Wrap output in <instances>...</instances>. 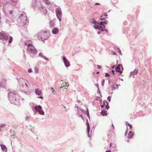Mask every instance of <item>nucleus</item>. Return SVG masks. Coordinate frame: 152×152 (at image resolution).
Masks as SVG:
<instances>
[{
  "label": "nucleus",
  "instance_id": "nucleus-1",
  "mask_svg": "<svg viewBox=\"0 0 152 152\" xmlns=\"http://www.w3.org/2000/svg\"><path fill=\"white\" fill-rule=\"evenodd\" d=\"M8 98L9 101L12 104L17 105H20L19 96L16 93L14 92H9Z\"/></svg>",
  "mask_w": 152,
  "mask_h": 152
},
{
  "label": "nucleus",
  "instance_id": "nucleus-2",
  "mask_svg": "<svg viewBox=\"0 0 152 152\" xmlns=\"http://www.w3.org/2000/svg\"><path fill=\"white\" fill-rule=\"evenodd\" d=\"M50 36L49 31H41L39 32L37 35L38 39L42 41L46 40Z\"/></svg>",
  "mask_w": 152,
  "mask_h": 152
},
{
  "label": "nucleus",
  "instance_id": "nucleus-3",
  "mask_svg": "<svg viewBox=\"0 0 152 152\" xmlns=\"http://www.w3.org/2000/svg\"><path fill=\"white\" fill-rule=\"evenodd\" d=\"M24 45L28 46V50L31 54L33 55L34 56H33L32 57L34 58L35 55L37 53V50L34 48L32 44H27L26 42H25Z\"/></svg>",
  "mask_w": 152,
  "mask_h": 152
},
{
  "label": "nucleus",
  "instance_id": "nucleus-4",
  "mask_svg": "<svg viewBox=\"0 0 152 152\" xmlns=\"http://www.w3.org/2000/svg\"><path fill=\"white\" fill-rule=\"evenodd\" d=\"M33 110L34 111L35 110L36 112H38L39 114L43 115H44V112L42 110V107L40 105L35 106L34 107H31Z\"/></svg>",
  "mask_w": 152,
  "mask_h": 152
},
{
  "label": "nucleus",
  "instance_id": "nucleus-5",
  "mask_svg": "<svg viewBox=\"0 0 152 152\" xmlns=\"http://www.w3.org/2000/svg\"><path fill=\"white\" fill-rule=\"evenodd\" d=\"M56 12L58 19L60 21H61L62 13L61 9L60 7L58 8L56 10Z\"/></svg>",
  "mask_w": 152,
  "mask_h": 152
},
{
  "label": "nucleus",
  "instance_id": "nucleus-6",
  "mask_svg": "<svg viewBox=\"0 0 152 152\" xmlns=\"http://www.w3.org/2000/svg\"><path fill=\"white\" fill-rule=\"evenodd\" d=\"M21 20L24 23H26L27 19L26 14L23 12H21L19 17Z\"/></svg>",
  "mask_w": 152,
  "mask_h": 152
},
{
  "label": "nucleus",
  "instance_id": "nucleus-7",
  "mask_svg": "<svg viewBox=\"0 0 152 152\" xmlns=\"http://www.w3.org/2000/svg\"><path fill=\"white\" fill-rule=\"evenodd\" d=\"M21 86L22 87L23 90L27 91L28 90V89L30 87L29 83L26 80L24 83L23 84V85Z\"/></svg>",
  "mask_w": 152,
  "mask_h": 152
},
{
  "label": "nucleus",
  "instance_id": "nucleus-8",
  "mask_svg": "<svg viewBox=\"0 0 152 152\" xmlns=\"http://www.w3.org/2000/svg\"><path fill=\"white\" fill-rule=\"evenodd\" d=\"M9 38L8 35L5 33L1 32L0 33V39L3 40H7Z\"/></svg>",
  "mask_w": 152,
  "mask_h": 152
},
{
  "label": "nucleus",
  "instance_id": "nucleus-9",
  "mask_svg": "<svg viewBox=\"0 0 152 152\" xmlns=\"http://www.w3.org/2000/svg\"><path fill=\"white\" fill-rule=\"evenodd\" d=\"M38 8L41 11L42 13L46 14L47 13V10L46 8L44 7L42 5L40 4L39 6H37L36 5Z\"/></svg>",
  "mask_w": 152,
  "mask_h": 152
},
{
  "label": "nucleus",
  "instance_id": "nucleus-10",
  "mask_svg": "<svg viewBox=\"0 0 152 152\" xmlns=\"http://www.w3.org/2000/svg\"><path fill=\"white\" fill-rule=\"evenodd\" d=\"M62 59L64 63L65 66L67 67L70 66L69 61H68L66 58L64 56L62 57Z\"/></svg>",
  "mask_w": 152,
  "mask_h": 152
},
{
  "label": "nucleus",
  "instance_id": "nucleus-11",
  "mask_svg": "<svg viewBox=\"0 0 152 152\" xmlns=\"http://www.w3.org/2000/svg\"><path fill=\"white\" fill-rule=\"evenodd\" d=\"M6 80L4 78L0 79V87L5 88L6 86Z\"/></svg>",
  "mask_w": 152,
  "mask_h": 152
},
{
  "label": "nucleus",
  "instance_id": "nucleus-12",
  "mask_svg": "<svg viewBox=\"0 0 152 152\" xmlns=\"http://www.w3.org/2000/svg\"><path fill=\"white\" fill-rule=\"evenodd\" d=\"M17 80L20 86H22L26 80L22 77L17 78Z\"/></svg>",
  "mask_w": 152,
  "mask_h": 152
},
{
  "label": "nucleus",
  "instance_id": "nucleus-13",
  "mask_svg": "<svg viewBox=\"0 0 152 152\" xmlns=\"http://www.w3.org/2000/svg\"><path fill=\"white\" fill-rule=\"evenodd\" d=\"M86 125L87 126V131L88 135L89 137H90L91 136L89 134L90 130V125L87 119H86Z\"/></svg>",
  "mask_w": 152,
  "mask_h": 152
},
{
  "label": "nucleus",
  "instance_id": "nucleus-14",
  "mask_svg": "<svg viewBox=\"0 0 152 152\" xmlns=\"http://www.w3.org/2000/svg\"><path fill=\"white\" fill-rule=\"evenodd\" d=\"M0 145L3 152H7V149L5 145L3 144H0Z\"/></svg>",
  "mask_w": 152,
  "mask_h": 152
},
{
  "label": "nucleus",
  "instance_id": "nucleus-15",
  "mask_svg": "<svg viewBox=\"0 0 152 152\" xmlns=\"http://www.w3.org/2000/svg\"><path fill=\"white\" fill-rule=\"evenodd\" d=\"M35 93L38 96H40L42 94V91L41 89L36 88L35 90Z\"/></svg>",
  "mask_w": 152,
  "mask_h": 152
},
{
  "label": "nucleus",
  "instance_id": "nucleus-16",
  "mask_svg": "<svg viewBox=\"0 0 152 152\" xmlns=\"http://www.w3.org/2000/svg\"><path fill=\"white\" fill-rule=\"evenodd\" d=\"M59 29L57 27L54 28L52 30V33L54 34H57L58 32Z\"/></svg>",
  "mask_w": 152,
  "mask_h": 152
},
{
  "label": "nucleus",
  "instance_id": "nucleus-17",
  "mask_svg": "<svg viewBox=\"0 0 152 152\" xmlns=\"http://www.w3.org/2000/svg\"><path fill=\"white\" fill-rule=\"evenodd\" d=\"M138 70L136 69H135L133 71H132L131 72L129 76L130 77L132 76L135 75H136L137 74Z\"/></svg>",
  "mask_w": 152,
  "mask_h": 152
},
{
  "label": "nucleus",
  "instance_id": "nucleus-18",
  "mask_svg": "<svg viewBox=\"0 0 152 152\" xmlns=\"http://www.w3.org/2000/svg\"><path fill=\"white\" fill-rule=\"evenodd\" d=\"M39 56L40 57L43 58L44 59L46 60L48 62L49 61V59L47 57L45 56L42 53L40 52L39 53Z\"/></svg>",
  "mask_w": 152,
  "mask_h": 152
},
{
  "label": "nucleus",
  "instance_id": "nucleus-19",
  "mask_svg": "<svg viewBox=\"0 0 152 152\" xmlns=\"http://www.w3.org/2000/svg\"><path fill=\"white\" fill-rule=\"evenodd\" d=\"M134 135V133L133 132L131 131H130L129 133L128 138L129 139L132 138Z\"/></svg>",
  "mask_w": 152,
  "mask_h": 152
},
{
  "label": "nucleus",
  "instance_id": "nucleus-20",
  "mask_svg": "<svg viewBox=\"0 0 152 152\" xmlns=\"http://www.w3.org/2000/svg\"><path fill=\"white\" fill-rule=\"evenodd\" d=\"M90 22L91 24H99V23L97 22L94 18L91 19L90 20Z\"/></svg>",
  "mask_w": 152,
  "mask_h": 152
},
{
  "label": "nucleus",
  "instance_id": "nucleus-21",
  "mask_svg": "<svg viewBox=\"0 0 152 152\" xmlns=\"http://www.w3.org/2000/svg\"><path fill=\"white\" fill-rule=\"evenodd\" d=\"M6 125L5 124H0V132H2L4 131V129Z\"/></svg>",
  "mask_w": 152,
  "mask_h": 152
},
{
  "label": "nucleus",
  "instance_id": "nucleus-22",
  "mask_svg": "<svg viewBox=\"0 0 152 152\" xmlns=\"http://www.w3.org/2000/svg\"><path fill=\"white\" fill-rule=\"evenodd\" d=\"M101 114L103 116H106L107 115V112L106 110H102L101 112Z\"/></svg>",
  "mask_w": 152,
  "mask_h": 152
},
{
  "label": "nucleus",
  "instance_id": "nucleus-23",
  "mask_svg": "<svg viewBox=\"0 0 152 152\" xmlns=\"http://www.w3.org/2000/svg\"><path fill=\"white\" fill-rule=\"evenodd\" d=\"M115 69L116 72H119L120 74H121L122 73V71H123L122 70H120L117 67H116L115 68Z\"/></svg>",
  "mask_w": 152,
  "mask_h": 152
},
{
  "label": "nucleus",
  "instance_id": "nucleus-24",
  "mask_svg": "<svg viewBox=\"0 0 152 152\" xmlns=\"http://www.w3.org/2000/svg\"><path fill=\"white\" fill-rule=\"evenodd\" d=\"M42 1L46 4L49 5L50 4V2L48 0H42Z\"/></svg>",
  "mask_w": 152,
  "mask_h": 152
},
{
  "label": "nucleus",
  "instance_id": "nucleus-25",
  "mask_svg": "<svg viewBox=\"0 0 152 152\" xmlns=\"http://www.w3.org/2000/svg\"><path fill=\"white\" fill-rule=\"evenodd\" d=\"M116 67L118 68L120 70L121 69V67L122 70H123V68L121 64H119Z\"/></svg>",
  "mask_w": 152,
  "mask_h": 152
},
{
  "label": "nucleus",
  "instance_id": "nucleus-26",
  "mask_svg": "<svg viewBox=\"0 0 152 152\" xmlns=\"http://www.w3.org/2000/svg\"><path fill=\"white\" fill-rule=\"evenodd\" d=\"M13 40V38L12 37L10 36L9 39L8 40L9 43H12V41Z\"/></svg>",
  "mask_w": 152,
  "mask_h": 152
},
{
  "label": "nucleus",
  "instance_id": "nucleus-27",
  "mask_svg": "<svg viewBox=\"0 0 152 152\" xmlns=\"http://www.w3.org/2000/svg\"><path fill=\"white\" fill-rule=\"evenodd\" d=\"M104 28H104V26H99L98 29L103 31V29Z\"/></svg>",
  "mask_w": 152,
  "mask_h": 152
},
{
  "label": "nucleus",
  "instance_id": "nucleus-28",
  "mask_svg": "<svg viewBox=\"0 0 152 152\" xmlns=\"http://www.w3.org/2000/svg\"><path fill=\"white\" fill-rule=\"evenodd\" d=\"M51 91H52V93L54 95L56 94V92L53 89V88H51Z\"/></svg>",
  "mask_w": 152,
  "mask_h": 152
},
{
  "label": "nucleus",
  "instance_id": "nucleus-29",
  "mask_svg": "<svg viewBox=\"0 0 152 152\" xmlns=\"http://www.w3.org/2000/svg\"><path fill=\"white\" fill-rule=\"evenodd\" d=\"M55 26V24L52 21H51L50 22V26L51 27H53Z\"/></svg>",
  "mask_w": 152,
  "mask_h": 152
},
{
  "label": "nucleus",
  "instance_id": "nucleus-30",
  "mask_svg": "<svg viewBox=\"0 0 152 152\" xmlns=\"http://www.w3.org/2000/svg\"><path fill=\"white\" fill-rule=\"evenodd\" d=\"M105 102H106L107 104L105 106V108L107 110H108L109 108L110 107L109 106L108 103L107 102V101H105Z\"/></svg>",
  "mask_w": 152,
  "mask_h": 152
},
{
  "label": "nucleus",
  "instance_id": "nucleus-31",
  "mask_svg": "<svg viewBox=\"0 0 152 152\" xmlns=\"http://www.w3.org/2000/svg\"><path fill=\"white\" fill-rule=\"evenodd\" d=\"M97 88H98V90H97V93L100 94V95L101 96V97H102V95L100 94V90H99V89L98 85H97Z\"/></svg>",
  "mask_w": 152,
  "mask_h": 152
},
{
  "label": "nucleus",
  "instance_id": "nucleus-32",
  "mask_svg": "<svg viewBox=\"0 0 152 152\" xmlns=\"http://www.w3.org/2000/svg\"><path fill=\"white\" fill-rule=\"evenodd\" d=\"M126 123H127L126 125L129 127L130 129H132V126L127 122H126Z\"/></svg>",
  "mask_w": 152,
  "mask_h": 152
},
{
  "label": "nucleus",
  "instance_id": "nucleus-33",
  "mask_svg": "<svg viewBox=\"0 0 152 152\" xmlns=\"http://www.w3.org/2000/svg\"><path fill=\"white\" fill-rule=\"evenodd\" d=\"M99 23V24H99L100 26L101 25H102V26H104V28L105 27V26L103 24V23H102V21H101L99 22H98Z\"/></svg>",
  "mask_w": 152,
  "mask_h": 152
},
{
  "label": "nucleus",
  "instance_id": "nucleus-34",
  "mask_svg": "<svg viewBox=\"0 0 152 152\" xmlns=\"http://www.w3.org/2000/svg\"><path fill=\"white\" fill-rule=\"evenodd\" d=\"M99 26L97 25H96V24H95L94 26V27L95 29H98Z\"/></svg>",
  "mask_w": 152,
  "mask_h": 152
},
{
  "label": "nucleus",
  "instance_id": "nucleus-35",
  "mask_svg": "<svg viewBox=\"0 0 152 152\" xmlns=\"http://www.w3.org/2000/svg\"><path fill=\"white\" fill-rule=\"evenodd\" d=\"M38 69L36 67H35L34 68V72L35 73H37L38 72Z\"/></svg>",
  "mask_w": 152,
  "mask_h": 152
},
{
  "label": "nucleus",
  "instance_id": "nucleus-36",
  "mask_svg": "<svg viewBox=\"0 0 152 152\" xmlns=\"http://www.w3.org/2000/svg\"><path fill=\"white\" fill-rule=\"evenodd\" d=\"M105 101V100L103 101V104L101 105V107L102 108H103L105 106V102H106Z\"/></svg>",
  "mask_w": 152,
  "mask_h": 152
},
{
  "label": "nucleus",
  "instance_id": "nucleus-37",
  "mask_svg": "<svg viewBox=\"0 0 152 152\" xmlns=\"http://www.w3.org/2000/svg\"><path fill=\"white\" fill-rule=\"evenodd\" d=\"M104 82H105V80L104 79H103L102 80V83H101V84H102V85L103 86L104 84Z\"/></svg>",
  "mask_w": 152,
  "mask_h": 152
},
{
  "label": "nucleus",
  "instance_id": "nucleus-38",
  "mask_svg": "<svg viewBox=\"0 0 152 152\" xmlns=\"http://www.w3.org/2000/svg\"><path fill=\"white\" fill-rule=\"evenodd\" d=\"M110 75L108 73H106L105 75V76L107 77H110Z\"/></svg>",
  "mask_w": 152,
  "mask_h": 152
},
{
  "label": "nucleus",
  "instance_id": "nucleus-39",
  "mask_svg": "<svg viewBox=\"0 0 152 152\" xmlns=\"http://www.w3.org/2000/svg\"><path fill=\"white\" fill-rule=\"evenodd\" d=\"M107 13H106V12H105V13H104V14H103V15L101 17H102V16H105V17H107Z\"/></svg>",
  "mask_w": 152,
  "mask_h": 152
},
{
  "label": "nucleus",
  "instance_id": "nucleus-40",
  "mask_svg": "<svg viewBox=\"0 0 152 152\" xmlns=\"http://www.w3.org/2000/svg\"><path fill=\"white\" fill-rule=\"evenodd\" d=\"M111 97L110 96H109L107 97V100L110 102L111 100Z\"/></svg>",
  "mask_w": 152,
  "mask_h": 152
},
{
  "label": "nucleus",
  "instance_id": "nucleus-41",
  "mask_svg": "<svg viewBox=\"0 0 152 152\" xmlns=\"http://www.w3.org/2000/svg\"><path fill=\"white\" fill-rule=\"evenodd\" d=\"M30 116H27L26 117V119L27 120H29L30 118Z\"/></svg>",
  "mask_w": 152,
  "mask_h": 152
},
{
  "label": "nucleus",
  "instance_id": "nucleus-42",
  "mask_svg": "<svg viewBox=\"0 0 152 152\" xmlns=\"http://www.w3.org/2000/svg\"><path fill=\"white\" fill-rule=\"evenodd\" d=\"M32 71L31 69L30 68L28 69V72L29 73H31L32 72Z\"/></svg>",
  "mask_w": 152,
  "mask_h": 152
},
{
  "label": "nucleus",
  "instance_id": "nucleus-43",
  "mask_svg": "<svg viewBox=\"0 0 152 152\" xmlns=\"http://www.w3.org/2000/svg\"><path fill=\"white\" fill-rule=\"evenodd\" d=\"M102 23H103V25H106L107 23V21H102Z\"/></svg>",
  "mask_w": 152,
  "mask_h": 152
},
{
  "label": "nucleus",
  "instance_id": "nucleus-44",
  "mask_svg": "<svg viewBox=\"0 0 152 152\" xmlns=\"http://www.w3.org/2000/svg\"><path fill=\"white\" fill-rule=\"evenodd\" d=\"M106 18H100V20H104Z\"/></svg>",
  "mask_w": 152,
  "mask_h": 152
},
{
  "label": "nucleus",
  "instance_id": "nucleus-45",
  "mask_svg": "<svg viewBox=\"0 0 152 152\" xmlns=\"http://www.w3.org/2000/svg\"><path fill=\"white\" fill-rule=\"evenodd\" d=\"M128 132V128L127 127L126 129V132L125 133V134H127V133Z\"/></svg>",
  "mask_w": 152,
  "mask_h": 152
},
{
  "label": "nucleus",
  "instance_id": "nucleus-46",
  "mask_svg": "<svg viewBox=\"0 0 152 152\" xmlns=\"http://www.w3.org/2000/svg\"><path fill=\"white\" fill-rule=\"evenodd\" d=\"M87 112L86 113V115H89V111L87 108Z\"/></svg>",
  "mask_w": 152,
  "mask_h": 152
},
{
  "label": "nucleus",
  "instance_id": "nucleus-47",
  "mask_svg": "<svg viewBox=\"0 0 152 152\" xmlns=\"http://www.w3.org/2000/svg\"><path fill=\"white\" fill-rule=\"evenodd\" d=\"M13 13V11L12 10H10L9 12V13L10 14H12Z\"/></svg>",
  "mask_w": 152,
  "mask_h": 152
},
{
  "label": "nucleus",
  "instance_id": "nucleus-48",
  "mask_svg": "<svg viewBox=\"0 0 152 152\" xmlns=\"http://www.w3.org/2000/svg\"><path fill=\"white\" fill-rule=\"evenodd\" d=\"M112 89H113V90H115V87L114 86V85H113L112 86Z\"/></svg>",
  "mask_w": 152,
  "mask_h": 152
},
{
  "label": "nucleus",
  "instance_id": "nucleus-49",
  "mask_svg": "<svg viewBox=\"0 0 152 152\" xmlns=\"http://www.w3.org/2000/svg\"><path fill=\"white\" fill-rule=\"evenodd\" d=\"M119 53L120 55H121L122 54L121 50L120 49H119Z\"/></svg>",
  "mask_w": 152,
  "mask_h": 152
},
{
  "label": "nucleus",
  "instance_id": "nucleus-50",
  "mask_svg": "<svg viewBox=\"0 0 152 152\" xmlns=\"http://www.w3.org/2000/svg\"><path fill=\"white\" fill-rule=\"evenodd\" d=\"M23 58L25 60L26 59V56L25 54H23Z\"/></svg>",
  "mask_w": 152,
  "mask_h": 152
},
{
  "label": "nucleus",
  "instance_id": "nucleus-51",
  "mask_svg": "<svg viewBox=\"0 0 152 152\" xmlns=\"http://www.w3.org/2000/svg\"><path fill=\"white\" fill-rule=\"evenodd\" d=\"M97 66L98 67V69H100L102 67L101 66L99 65H97Z\"/></svg>",
  "mask_w": 152,
  "mask_h": 152
},
{
  "label": "nucleus",
  "instance_id": "nucleus-52",
  "mask_svg": "<svg viewBox=\"0 0 152 152\" xmlns=\"http://www.w3.org/2000/svg\"><path fill=\"white\" fill-rule=\"evenodd\" d=\"M103 31H105L106 32H107V33H108V30L107 29H103Z\"/></svg>",
  "mask_w": 152,
  "mask_h": 152
},
{
  "label": "nucleus",
  "instance_id": "nucleus-53",
  "mask_svg": "<svg viewBox=\"0 0 152 152\" xmlns=\"http://www.w3.org/2000/svg\"><path fill=\"white\" fill-rule=\"evenodd\" d=\"M115 70H112V73L114 74V75H115Z\"/></svg>",
  "mask_w": 152,
  "mask_h": 152
},
{
  "label": "nucleus",
  "instance_id": "nucleus-54",
  "mask_svg": "<svg viewBox=\"0 0 152 152\" xmlns=\"http://www.w3.org/2000/svg\"><path fill=\"white\" fill-rule=\"evenodd\" d=\"M102 31L100 30V31H99L97 32V33L98 34H99L101 33Z\"/></svg>",
  "mask_w": 152,
  "mask_h": 152
},
{
  "label": "nucleus",
  "instance_id": "nucleus-55",
  "mask_svg": "<svg viewBox=\"0 0 152 152\" xmlns=\"http://www.w3.org/2000/svg\"><path fill=\"white\" fill-rule=\"evenodd\" d=\"M116 86V87H117V89L118 88V86H120V85L119 84V85H118V84H115Z\"/></svg>",
  "mask_w": 152,
  "mask_h": 152
},
{
  "label": "nucleus",
  "instance_id": "nucleus-56",
  "mask_svg": "<svg viewBox=\"0 0 152 152\" xmlns=\"http://www.w3.org/2000/svg\"><path fill=\"white\" fill-rule=\"evenodd\" d=\"M38 98H40V99H43V97L42 96H40V97H38Z\"/></svg>",
  "mask_w": 152,
  "mask_h": 152
},
{
  "label": "nucleus",
  "instance_id": "nucleus-57",
  "mask_svg": "<svg viewBox=\"0 0 152 152\" xmlns=\"http://www.w3.org/2000/svg\"><path fill=\"white\" fill-rule=\"evenodd\" d=\"M100 4V3H96L95 4V5H99Z\"/></svg>",
  "mask_w": 152,
  "mask_h": 152
},
{
  "label": "nucleus",
  "instance_id": "nucleus-58",
  "mask_svg": "<svg viewBox=\"0 0 152 152\" xmlns=\"http://www.w3.org/2000/svg\"><path fill=\"white\" fill-rule=\"evenodd\" d=\"M113 55H116L117 54L116 53V52H113Z\"/></svg>",
  "mask_w": 152,
  "mask_h": 152
},
{
  "label": "nucleus",
  "instance_id": "nucleus-59",
  "mask_svg": "<svg viewBox=\"0 0 152 152\" xmlns=\"http://www.w3.org/2000/svg\"><path fill=\"white\" fill-rule=\"evenodd\" d=\"M112 144H112V143H110V147H111V146H112Z\"/></svg>",
  "mask_w": 152,
  "mask_h": 152
},
{
  "label": "nucleus",
  "instance_id": "nucleus-60",
  "mask_svg": "<svg viewBox=\"0 0 152 152\" xmlns=\"http://www.w3.org/2000/svg\"><path fill=\"white\" fill-rule=\"evenodd\" d=\"M77 101L78 102V103H79L80 104V103H82L79 100H77Z\"/></svg>",
  "mask_w": 152,
  "mask_h": 152
},
{
  "label": "nucleus",
  "instance_id": "nucleus-61",
  "mask_svg": "<svg viewBox=\"0 0 152 152\" xmlns=\"http://www.w3.org/2000/svg\"><path fill=\"white\" fill-rule=\"evenodd\" d=\"M106 152H111V151L110 150H109L106 151Z\"/></svg>",
  "mask_w": 152,
  "mask_h": 152
},
{
  "label": "nucleus",
  "instance_id": "nucleus-62",
  "mask_svg": "<svg viewBox=\"0 0 152 152\" xmlns=\"http://www.w3.org/2000/svg\"><path fill=\"white\" fill-rule=\"evenodd\" d=\"M79 116L80 117H81V118L83 119V118L82 116V115H80Z\"/></svg>",
  "mask_w": 152,
  "mask_h": 152
},
{
  "label": "nucleus",
  "instance_id": "nucleus-63",
  "mask_svg": "<svg viewBox=\"0 0 152 152\" xmlns=\"http://www.w3.org/2000/svg\"><path fill=\"white\" fill-rule=\"evenodd\" d=\"M114 67H115V66H113L112 67V68L113 69H114Z\"/></svg>",
  "mask_w": 152,
  "mask_h": 152
},
{
  "label": "nucleus",
  "instance_id": "nucleus-64",
  "mask_svg": "<svg viewBox=\"0 0 152 152\" xmlns=\"http://www.w3.org/2000/svg\"><path fill=\"white\" fill-rule=\"evenodd\" d=\"M63 88V87L62 86H61V87H60V90H61V89H62Z\"/></svg>",
  "mask_w": 152,
  "mask_h": 152
}]
</instances>
